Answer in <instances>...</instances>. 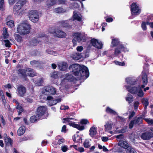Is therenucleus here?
<instances>
[{"label":"nucleus","mask_w":153,"mask_h":153,"mask_svg":"<svg viewBox=\"0 0 153 153\" xmlns=\"http://www.w3.org/2000/svg\"><path fill=\"white\" fill-rule=\"evenodd\" d=\"M44 90L42 91L43 94L46 95L47 94L54 95L56 92V88L51 86H48L44 88Z\"/></svg>","instance_id":"obj_12"},{"label":"nucleus","mask_w":153,"mask_h":153,"mask_svg":"<svg viewBox=\"0 0 153 153\" xmlns=\"http://www.w3.org/2000/svg\"><path fill=\"white\" fill-rule=\"evenodd\" d=\"M80 123L82 124H86L89 123V122L87 119H83L81 120Z\"/></svg>","instance_id":"obj_53"},{"label":"nucleus","mask_w":153,"mask_h":153,"mask_svg":"<svg viewBox=\"0 0 153 153\" xmlns=\"http://www.w3.org/2000/svg\"><path fill=\"white\" fill-rule=\"evenodd\" d=\"M118 145L124 149H127L129 146H128L127 142L126 141L120 140L118 143Z\"/></svg>","instance_id":"obj_26"},{"label":"nucleus","mask_w":153,"mask_h":153,"mask_svg":"<svg viewBox=\"0 0 153 153\" xmlns=\"http://www.w3.org/2000/svg\"><path fill=\"white\" fill-rule=\"evenodd\" d=\"M58 67L59 70L62 71H65L67 68L68 65L67 62H61L58 64Z\"/></svg>","instance_id":"obj_21"},{"label":"nucleus","mask_w":153,"mask_h":153,"mask_svg":"<svg viewBox=\"0 0 153 153\" xmlns=\"http://www.w3.org/2000/svg\"><path fill=\"white\" fill-rule=\"evenodd\" d=\"M45 100L48 101V105L51 106L55 105L57 103L61 102L62 100V99L61 98L59 97L55 99L52 96H48Z\"/></svg>","instance_id":"obj_11"},{"label":"nucleus","mask_w":153,"mask_h":153,"mask_svg":"<svg viewBox=\"0 0 153 153\" xmlns=\"http://www.w3.org/2000/svg\"><path fill=\"white\" fill-rule=\"evenodd\" d=\"M4 43H5V45L7 47H10L11 43L8 40L6 39L4 40Z\"/></svg>","instance_id":"obj_49"},{"label":"nucleus","mask_w":153,"mask_h":153,"mask_svg":"<svg viewBox=\"0 0 153 153\" xmlns=\"http://www.w3.org/2000/svg\"><path fill=\"white\" fill-rule=\"evenodd\" d=\"M19 95L20 97H23L26 92L25 88L22 85L19 86L17 88Z\"/></svg>","instance_id":"obj_23"},{"label":"nucleus","mask_w":153,"mask_h":153,"mask_svg":"<svg viewBox=\"0 0 153 153\" xmlns=\"http://www.w3.org/2000/svg\"><path fill=\"white\" fill-rule=\"evenodd\" d=\"M7 25L9 27H13L14 25V21L13 20H10L7 22Z\"/></svg>","instance_id":"obj_47"},{"label":"nucleus","mask_w":153,"mask_h":153,"mask_svg":"<svg viewBox=\"0 0 153 153\" xmlns=\"http://www.w3.org/2000/svg\"><path fill=\"white\" fill-rule=\"evenodd\" d=\"M131 13L132 16L135 17L139 15L141 12V8L136 3H133L131 5Z\"/></svg>","instance_id":"obj_6"},{"label":"nucleus","mask_w":153,"mask_h":153,"mask_svg":"<svg viewBox=\"0 0 153 153\" xmlns=\"http://www.w3.org/2000/svg\"><path fill=\"white\" fill-rule=\"evenodd\" d=\"M147 25V22H143L141 24V27L143 30H146L147 29V27L146 25Z\"/></svg>","instance_id":"obj_48"},{"label":"nucleus","mask_w":153,"mask_h":153,"mask_svg":"<svg viewBox=\"0 0 153 153\" xmlns=\"http://www.w3.org/2000/svg\"><path fill=\"white\" fill-rule=\"evenodd\" d=\"M79 74H77L76 76L78 79H86L88 77L89 73L88 68L83 65H82L79 71Z\"/></svg>","instance_id":"obj_5"},{"label":"nucleus","mask_w":153,"mask_h":153,"mask_svg":"<svg viewBox=\"0 0 153 153\" xmlns=\"http://www.w3.org/2000/svg\"><path fill=\"white\" fill-rule=\"evenodd\" d=\"M71 56L74 60H77L81 58L82 55L80 53H73Z\"/></svg>","instance_id":"obj_27"},{"label":"nucleus","mask_w":153,"mask_h":153,"mask_svg":"<svg viewBox=\"0 0 153 153\" xmlns=\"http://www.w3.org/2000/svg\"><path fill=\"white\" fill-rule=\"evenodd\" d=\"M43 82V79L42 78H40L38 81L34 82L35 84L37 85L41 86Z\"/></svg>","instance_id":"obj_41"},{"label":"nucleus","mask_w":153,"mask_h":153,"mask_svg":"<svg viewBox=\"0 0 153 153\" xmlns=\"http://www.w3.org/2000/svg\"><path fill=\"white\" fill-rule=\"evenodd\" d=\"M16 108L18 110L17 111L18 115H19L24 111L23 108L21 105H19V104H18V105L16 106Z\"/></svg>","instance_id":"obj_37"},{"label":"nucleus","mask_w":153,"mask_h":153,"mask_svg":"<svg viewBox=\"0 0 153 153\" xmlns=\"http://www.w3.org/2000/svg\"><path fill=\"white\" fill-rule=\"evenodd\" d=\"M116 137L118 140H122L123 139V134H120V135H117L116 136Z\"/></svg>","instance_id":"obj_58"},{"label":"nucleus","mask_w":153,"mask_h":153,"mask_svg":"<svg viewBox=\"0 0 153 153\" xmlns=\"http://www.w3.org/2000/svg\"><path fill=\"white\" fill-rule=\"evenodd\" d=\"M143 119L147 122V123L150 125L153 126V119L150 118H143Z\"/></svg>","instance_id":"obj_45"},{"label":"nucleus","mask_w":153,"mask_h":153,"mask_svg":"<svg viewBox=\"0 0 153 153\" xmlns=\"http://www.w3.org/2000/svg\"><path fill=\"white\" fill-rule=\"evenodd\" d=\"M129 49L124 46L123 45H120V46L116 47L114 50V54L111 55V56L113 58L118 56L121 53V51H128Z\"/></svg>","instance_id":"obj_9"},{"label":"nucleus","mask_w":153,"mask_h":153,"mask_svg":"<svg viewBox=\"0 0 153 153\" xmlns=\"http://www.w3.org/2000/svg\"><path fill=\"white\" fill-rule=\"evenodd\" d=\"M3 36L4 39H6L9 37V34L7 32V28L6 27H4L3 29Z\"/></svg>","instance_id":"obj_39"},{"label":"nucleus","mask_w":153,"mask_h":153,"mask_svg":"<svg viewBox=\"0 0 153 153\" xmlns=\"http://www.w3.org/2000/svg\"><path fill=\"white\" fill-rule=\"evenodd\" d=\"M83 145L85 148H89L91 146L89 140H86L83 143Z\"/></svg>","instance_id":"obj_44"},{"label":"nucleus","mask_w":153,"mask_h":153,"mask_svg":"<svg viewBox=\"0 0 153 153\" xmlns=\"http://www.w3.org/2000/svg\"><path fill=\"white\" fill-rule=\"evenodd\" d=\"M74 119L73 118H66L63 119V122L66 123H68L70 126L77 128L80 131H82L84 129V127L82 126L75 124L74 122L70 121L71 120Z\"/></svg>","instance_id":"obj_8"},{"label":"nucleus","mask_w":153,"mask_h":153,"mask_svg":"<svg viewBox=\"0 0 153 153\" xmlns=\"http://www.w3.org/2000/svg\"><path fill=\"white\" fill-rule=\"evenodd\" d=\"M37 114L41 119L46 118L48 115L47 107L43 106L39 107L37 109Z\"/></svg>","instance_id":"obj_7"},{"label":"nucleus","mask_w":153,"mask_h":153,"mask_svg":"<svg viewBox=\"0 0 153 153\" xmlns=\"http://www.w3.org/2000/svg\"><path fill=\"white\" fill-rule=\"evenodd\" d=\"M147 25H149L151 28H153V22H149L148 21H147Z\"/></svg>","instance_id":"obj_63"},{"label":"nucleus","mask_w":153,"mask_h":153,"mask_svg":"<svg viewBox=\"0 0 153 153\" xmlns=\"http://www.w3.org/2000/svg\"><path fill=\"white\" fill-rule=\"evenodd\" d=\"M38 42V41L36 39H33L32 41V42L31 43L32 45L35 46L36 45V44Z\"/></svg>","instance_id":"obj_62"},{"label":"nucleus","mask_w":153,"mask_h":153,"mask_svg":"<svg viewBox=\"0 0 153 153\" xmlns=\"http://www.w3.org/2000/svg\"><path fill=\"white\" fill-rule=\"evenodd\" d=\"M106 21L107 22H111L113 21V19L112 18L108 17L105 19Z\"/></svg>","instance_id":"obj_61"},{"label":"nucleus","mask_w":153,"mask_h":153,"mask_svg":"<svg viewBox=\"0 0 153 153\" xmlns=\"http://www.w3.org/2000/svg\"><path fill=\"white\" fill-rule=\"evenodd\" d=\"M81 67V66L78 64H73L70 66L69 69L72 71L75 76H76L77 75V74H79V71L80 70Z\"/></svg>","instance_id":"obj_15"},{"label":"nucleus","mask_w":153,"mask_h":153,"mask_svg":"<svg viewBox=\"0 0 153 153\" xmlns=\"http://www.w3.org/2000/svg\"><path fill=\"white\" fill-rule=\"evenodd\" d=\"M47 52L49 54L53 55L54 56H56L57 55V54L56 53V52L54 51L47 50Z\"/></svg>","instance_id":"obj_56"},{"label":"nucleus","mask_w":153,"mask_h":153,"mask_svg":"<svg viewBox=\"0 0 153 153\" xmlns=\"http://www.w3.org/2000/svg\"><path fill=\"white\" fill-rule=\"evenodd\" d=\"M72 20H77L79 22L82 21V16L81 14L79 13L74 11L73 13Z\"/></svg>","instance_id":"obj_22"},{"label":"nucleus","mask_w":153,"mask_h":153,"mask_svg":"<svg viewBox=\"0 0 153 153\" xmlns=\"http://www.w3.org/2000/svg\"><path fill=\"white\" fill-rule=\"evenodd\" d=\"M126 99L129 104L132 102L133 100L132 96L129 93L127 94Z\"/></svg>","instance_id":"obj_34"},{"label":"nucleus","mask_w":153,"mask_h":153,"mask_svg":"<svg viewBox=\"0 0 153 153\" xmlns=\"http://www.w3.org/2000/svg\"><path fill=\"white\" fill-rule=\"evenodd\" d=\"M91 42L92 45L97 48L101 49L102 47L103 44L100 41L97 39H93L91 40Z\"/></svg>","instance_id":"obj_18"},{"label":"nucleus","mask_w":153,"mask_h":153,"mask_svg":"<svg viewBox=\"0 0 153 153\" xmlns=\"http://www.w3.org/2000/svg\"><path fill=\"white\" fill-rule=\"evenodd\" d=\"M126 82L128 84L135 85L137 84V79H135L134 77H129L126 78Z\"/></svg>","instance_id":"obj_20"},{"label":"nucleus","mask_w":153,"mask_h":153,"mask_svg":"<svg viewBox=\"0 0 153 153\" xmlns=\"http://www.w3.org/2000/svg\"><path fill=\"white\" fill-rule=\"evenodd\" d=\"M114 63L115 65L120 66H124L125 63L124 62H120L116 60L114 61Z\"/></svg>","instance_id":"obj_46"},{"label":"nucleus","mask_w":153,"mask_h":153,"mask_svg":"<svg viewBox=\"0 0 153 153\" xmlns=\"http://www.w3.org/2000/svg\"><path fill=\"white\" fill-rule=\"evenodd\" d=\"M126 152L127 153H137L135 150L130 146L126 149Z\"/></svg>","instance_id":"obj_35"},{"label":"nucleus","mask_w":153,"mask_h":153,"mask_svg":"<svg viewBox=\"0 0 153 153\" xmlns=\"http://www.w3.org/2000/svg\"><path fill=\"white\" fill-rule=\"evenodd\" d=\"M68 106H65L64 105H62L60 109L62 110H65L68 109Z\"/></svg>","instance_id":"obj_59"},{"label":"nucleus","mask_w":153,"mask_h":153,"mask_svg":"<svg viewBox=\"0 0 153 153\" xmlns=\"http://www.w3.org/2000/svg\"><path fill=\"white\" fill-rule=\"evenodd\" d=\"M54 11L57 13H64L66 11V10L61 7H58L55 9Z\"/></svg>","instance_id":"obj_36"},{"label":"nucleus","mask_w":153,"mask_h":153,"mask_svg":"<svg viewBox=\"0 0 153 153\" xmlns=\"http://www.w3.org/2000/svg\"><path fill=\"white\" fill-rule=\"evenodd\" d=\"M49 32L58 38H65L66 36V34L65 32L58 29H52L49 31Z\"/></svg>","instance_id":"obj_14"},{"label":"nucleus","mask_w":153,"mask_h":153,"mask_svg":"<svg viewBox=\"0 0 153 153\" xmlns=\"http://www.w3.org/2000/svg\"><path fill=\"white\" fill-rule=\"evenodd\" d=\"M66 126L65 125H64L62 128L61 132H65L66 130Z\"/></svg>","instance_id":"obj_64"},{"label":"nucleus","mask_w":153,"mask_h":153,"mask_svg":"<svg viewBox=\"0 0 153 153\" xmlns=\"http://www.w3.org/2000/svg\"><path fill=\"white\" fill-rule=\"evenodd\" d=\"M18 73L19 76L24 78L25 80V78L27 76L33 77L36 76V73L32 69L27 68L26 69H19L18 71Z\"/></svg>","instance_id":"obj_2"},{"label":"nucleus","mask_w":153,"mask_h":153,"mask_svg":"<svg viewBox=\"0 0 153 153\" xmlns=\"http://www.w3.org/2000/svg\"><path fill=\"white\" fill-rule=\"evenodd\" d=\"M115 123L113 122L110 120L107 121L105 123V124L104 125L105 131H108L111 130L113 127L117 129V128L115 126Z\"/></svg>","instance_id":"obj_17"},{"label":"nucleus","mask_w":153,"mask_h":153,"mask_svg":"<svg viewBox=\"0 0 153 153\" xmlns=\"http://www.w3.org/2000/svg\"><path fill=\"white\" fill-rule=\"evenodd\" d=\"M4 140L6 146H12L13 141L9 137H4Z\"/></svg>","instance_id":"obj_29"},{"label":"nucleus","mask_w":153,"mask_h":153,"mask_svg":"<svg viewBox=\"0 0 153 153\" xmlns=\"http://www.w3.org/2000/svg\"><path fill=\"white\" fill-rule=\"evenodd\" d=\"M25 128L24 126H21L17 131V134L19 136L23 134L25 132Z\"/></svg>","instance_id":"obj_32"},{"label":"nucleus","mask_w":153,"mask_h":153,"mask_svg":"<svg viewBox=\"0 0 153 153\" xmlns=\"http://www.w3.org/2000/svg\"><path fill=\"white\" fill-rule=\"evenodd\" d=\"M153 137V133L150 131H147L142 134L140 137L143 140H148Z\"/></svg>","instance_id":"obj_19"},{"label":"nucleus","mask_w":153,"mask_h":153,"mask_svg":"<svg viewBox=\"0 0 153 153\" xmlns=\"http://www.w3.org/2000/svg\"><path fill=\"white\" fill-rule=\"evenodd\" d=\"M59 73L57 71L52 72L50 74V76L52 78L56 79L58 77Z\"/></svg>","instance_id":"obj_40"},{"label":"nucleus","mask_w":153,"mask_h":153,"mask_svg":"<svg viewBox=\"0 0 153 153\" xmlns=\"http://www.w3.org/2000/svg\"><path fill=\"white\" fill-rule=\"evenodd\" d=\"M76 49L78 51L81 52L83 49V47L82 46H78L76 47Z\"/></svg>","instance_id":"obj_60"},{"label":"nucleus","mask_w":153,"mask_h":153,"mask_svg":"<svg viewBox=\"0 0 153 153\" xmlns=\"http://www.w3.org/2000/svg\"><path fill=\"white\" fill-rule=\"evenodd\" d=\"M26 0H19V1L17 3H19L20 5L23 6L26 3Z\"/></svg>","instance_id":"obj_55"},{"label":"nucleus","mask_w":153,"mask_h":153,"mask_svg":"<svg viewBox=\"0 0 153 153\" xmlns=\"http://www.w3.org/2000/svg\"><path fill=\"white\" fill-rule=\"evenodd\" d=\"M4 5V0H0V10L3 9Z\"/></svg>","instance_id":"obj_50"},{"label":"nucleus","mask_w":153,"mask_h":153,"mask_svg":"<svg viewBox=\"0 0 153 153\" xmlns=\"http://www.w3.org/2000/svg\"><path fill=\"white\" fill-rule=\"evenodd\" d=\"M29 16L30 19L32 22L36 23L38 21L39 18V13L37 10H31L29 12Z\"/></svg>","instance_id":"obj_13"},{"label":"nucleus","mask_w":153,"mask_h":153,"mask_svg":"<svg viewBox=\"0 0 153 153\" xmlns=\"http://www.w3.org/2000/svg\"><path fill=\"white\" fill-rule=\"evenodd\" d=\"M117 118L118 119V120L121 122H123L126 121L125 119L118 116V115L117 116Z\"/></svg>","instance_id":"obj_54"},{"label":"nucleus","mask_w":153,"mask_h":153,"mask_svg":"<svg viewBox=\"0 0 153 153\" xmlns=\"http://www.w3.org/2000/svg\"><path fill=\"white\" fill-rule=\"evenodd\" d=\"M97 133V128L94 126L91 127L89 130V135L91 137H93Z\"/></svg>","instance_id":"obj_25"},{"label":"nucleus","mask_w":153,"mask_h":153,"mask_svg":"<svg viewBox=\"0 0 153 153\" xmlns=\"http://www.w3.org/2000/svg\"><path fill=\"white\" fill-rule=\"evenodd\" d=\"M61 149L63 152H65L68 150V147L67 146L65 145L62 146L61 147Z\"/></svg>","instance_id":"obj_51"},{"label":"nucleus","mask_w":153,"mask_h":153,"mask_svg":"<svg viewBox=\"0 0 153 153\" xmlns=\"http://www.w3.org/2000/svg\"><path fill=\"white\" fill-rule=\"evenodd\" d=\"M15 39L18 42L20 43L22 41V37L18 34L14 35Z\"/></svg>","instance_id":"obj_43"},{"label":"nucleus","mask_w":153,"mask_h":153,"mask_svg":"<svg viewBox=\"0 0 153 153\" xmlns=\"http://www.w3.org/2000/svg\"><path fill=\"white\" fill-rule=\"evenodd\" d=\"M39 120L42 119L37 114L36 115L31 116L30 118V121L32 123H34Z\"/></svg>","instance_id":"obj_30"},{"label":"nucleus","mask_w":153,"mask_h":153,"mask_svg":"<svg viewBox=\"0 0 153 153\" xmlns=\"http://www.w3.org/2000/svg\"><path fill=\"white\" fill-rule=\"evenodd\" d=\"M30 25L27 23H22L18 26L17 31L20 35H24L30 33Z\"/></svg>","instance_id":"obj_3"},{"label":"nucleus","mask_w":153,"mask_h":153,"mask_svg":"<svg viewBox=\"0 0 153 153\" xmlns=\"http://www.w3.org/2000/svg\"><path fill=\"white\" fill-rule=\"evenodd\" d=\"M133 120L134 121L135 124H139L142 123V117H139L134 119Z\"/></svg>","instance_id":"obj_38"},{"label":"nucleus","mask_w":153,"mask_h":153,"mask_svg":"<svg viewBox=\"0 0 153 153\" xmlns=\"http://www.w3.org/2000/svg\"><path fill=\"white\" fill-rule=\"evenodd\" d=\"M139 104L140 102L138 101H136L134 102V108L135 110H137V109Z\"/></svg>","instance_id":"obj_52"},{"label":"nucleus","mask_w":153,"mask_h":153,"mask_svg":"<svg viewBox=\"0 0 153 153\" xmlns=\"http://www.w3.org/2000/svg\"><path fill=\"white\" fill-rule=\"evenodd\" d=\"M72 20V19H70L69 20L65 21H63L60 22L61 23L62 26L63 27H67L68 25V22H69L70 21H71Z\"/></svg>","instance_id":"obj_42"},{"label":"nucleus","mask_w":153,"mask_h":153,"mask_svg":"<svg viewBox=\"0 0 153 153\" xmlns=\"http://www.w3.org/2000/svg\"><path fill=\"white\" fill-rule=\"evenodd\" d=\"M141 101L143 104L144 106V109L146 110L147 107L149 104L148 100L146 98H143L141 100Z\"/></svg>","instance_id":"obj_33"},{"label":"nucleus","mask_w":153,"mask_h":153,"mask_svg":"<svg viewBox=\"0 0 153 153\" xmlns=\"http://www.w3.org/2000/svg\"><path fill=\"white\" fill-rule=\"evenodd\" d=\"M73 39L72 42L74 46L76 45L77 41L80 42L82 41H85L86 40L85 34L84 32L74 33L73 35Z\"/></svg>","instance_id":"obj_4"},{"label":"nucleus","mask_w":153,"mask_h":153,"mask_svg":"<svg viewBox=\"0 0 153 153\" xmlns=\"http://www.w3.org/2000/svg\"><path fill=\"white\" fill-rule=\"evenodd\" d=\"M22 6L20 5L19 3H17L13 7V13L14 14L19 16L22 15L24 13V10Z\"/></svg>","instance_id":"obj_10"},{"label":"nucleus","mask_w":153,"mask_h":153,"mask_svg":"<svg viewBox=\"0 0 153 153\" xmlns=\"http://www.w3.org/2000/svg\"><path fill=\"white\" fill-rule=\"evenodd\" d=\"M111 46L113 47L120 46V45H123L118 38H113L112 39Z\"/></svg>","instance_id":"obj_24"},{"label":"nucleus","mask_w":153,"mask_h":153,"mask_svg":"<svg viewBox=\"0 0 153 153\" xmlns=\"http://www.w3.org/2000/svg\"><path fill=\"white\" fill-rule=\"evenodd\" d=\"M64 79L61 82V85H64L65 82L73 81L74 79V76L71 74H66L64 75Z\"/></svg>","instance_id":"obj_16"},{"label":"nucleus","mask_w":153,"mask_h":153,"mask_svg":"<svg viewBox=\"0 0 153 153\" xmlns=\"http://www.w3.org/2000/svg\"><path fill=\"white\" fill-rule=\"evenodd\" d=\"M73 139L74 142L76 143H80L82 142V140L81 137L77 134H75L73 136Z\"/></svg>","instance_id":"obj_31"},{"label":"nucleus","mask_w":153,"mask_h":153,"mask_svg":"<svg viewBox=\"0 0 153 153\" xmlns=\"http://www.w3.org/2000/svg\"><path fill=\"white\" fill-rule=\"evenodd\" d=\"M145 66L147 68L148 65H146V66L143 67L144 71L142 72L138 79L141 80V83L142 84L141 85H139L137 87H132L129 85H126L124 86L128 92L132 94H137L138 97H143L144 95V93L141 88H144L148 83L147 76L144 71Z\"/></svg>","instance_id":"obj_1"},{"label":"nucleus","mask_w":153,"mask_h":153,"mask_svg":"<svg viewBox=\"0 0 153 153\" xmlns=\"http://www.w3.org/2000/svg\"><path fill=\"white\" fill-rule=\"evenodd\" d=\"M134 124H135L134 121L133 120L131 121L129 125V128H132L133 127Z\"/></svg>","instance_id":"obj_57"},{"label":"nucleus","mask_w":153,"mask_h":153,"mask_svg":"<svg viewBox=\"0 0 153 153\" xmlns=\"http://www.w3.org/2000/svg\"><path fill=\"white\" fill-rule=\"evenodd\" d=\"M105 111L108 114L114 115H118L117 113L115 111L109 107H106Z\"/></svg>","instance_id":"obj_28"}]
</instances>
